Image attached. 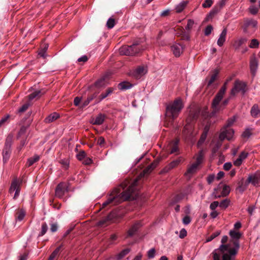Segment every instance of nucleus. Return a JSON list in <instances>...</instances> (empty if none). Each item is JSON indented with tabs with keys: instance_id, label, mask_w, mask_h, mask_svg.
<instances>
[{
	"instance_id": "1",
	"label": "nucleus",
	"mask_w": 260,
	"mask_h": 260,
	"mask_svg": "<svg viewBox=\"0 0 260 260\" xmlns=\"http://www.w3.org/2000/svg\"><path fill=\"white\" fill-rule=\"evenodd\" d=\"M154 168L152 164L148 166L144 170L138 178L136 179L132 182L128 180H125L118 188H115L112 191L107 201L103 203L102 208H105L111 204H117L130 198L136 190V186L139 178L148 174Z\"/></svg>"
},
{
	"instance_id": "2",
	"label": "nucleus",
	"mask_w": 260,
	"mask_h": 260,
	"mask_svg": "<svg viewBox=\"0 0 260 260\" xmlns=\"http://www.w3.org/2000/svg\"><path fill=\"white\" fill-rule=\"evenodd\" d=\"M229 238L223 236L221 240V244L218 249L214 250L212 254L214 260H220V255H222V260H235L236 255H232L231 249L233 248L232 243L230 241L228 244Z\"/></svg>"
},
{
	"instance_id": "3",
	"label": "nucleus",
	"mask_w": 260,
	"mask_h": 260,
	"mask_svg": "<svg viewBox=\"0 0 260 260\" xmlns=\"http://www.w3.org/2000/svg\"><path fill=\"white\" fill-rule=\"evenodd\" d=\"M183 107V105L182 100L180 99H176L174 102L167 106L166 108L167 118H171L172 122L173 120L178 116Z\"/></svg>"
},
{
	"instance_id": "4",
	"label": "nucleus",
	"mask_w": 260,
	"mask_h": 260,
	"mask_svg": "<svg viewBox=\"0 0 260 260\" xmlns=\"http://www.w3.org/2000/svg\"><path fill=\"white\" fill-rule=\"evenodd\" d=\"M228 81H226L223 85L221 87L220 89L216 94L214 99L213 100L212 104V108L214 113L218 112L222 109L221 105H219L221 100L222 99L223 95L225 94L227 87L226 85L228 83Z\"/></svg>"
},
{
	"instance_id": "5",
	"label": "nucleus",
	"mask_w": 260,
	"mask_h": 260,
	"mask_svg": "<svg viewBox=\"0 0 260 260\" xmlns=\"http://www.w3.org/2000/svg\"><path fill=\"white\" fill-rule=\"evenodd\" d=\"M231 241L232 243L233 248L231 249L233 255H236L240 247L239 240L242 236V234L238 231L232 230L229 232Z\"/></svg>"
},
{
	"instance_id": "6",
	"label": "nucleus",
	"mask_w": 260,
	"mask_h": 260,
	"mask_svg": "<svg viewBox=\"0 0 260 260\" xmlns=\"http://www.w3.org/2000/svg\"><path fill=\"white\" fill-rule=\"evenodd\" d=\"M203 158V152L200 151L196 157V162L188 166L185 175L190 177L193 174L195 173L198 169L199 166L202 163Z\"/></svg>"
},
{
	"instance_id": "7",
	"label": "nucleus",
	"mask_w": 260,
	"mask_h": 260,
	"mask_svg": "<svg viewBox=\"0 0 260 260\" xmlns=\"http://www.w3.org/2000/svg\"><path fill=\"white\" fill-rule=\"evenodd\" d=\"M246 84L239 80H237L234 83L233 88L231 91V96H235L236 94L240 92L244 93L245 91Z\"/></svg>"
},
{
	"instance_id": "8",
	"label": "nucleus",
	"mask_w": 260,
	"mask_h": 260,
	"mask_svg": "<svg viewBox=\"0 0 260 260\" xmlns=\"http://www.w3.org/2000/svg\"><path fill=\"white\" fill-rule=\"evenodd\" d=\"M234 134V131L233 129L226 127H223L221 130L219 138L220 141L224 139L231 140L232 139Z\"/></svg>"
},
{
	"instance_id": "9",
	"label": "nucleus",
	"mask_w": 260,
	"mask_h": 260,
	"mask_svg": "<svg viewBox=\"0 0 260 260\" xmlns=\"http://www.w3.org/2000/svg\"><path fill=\"white\" fill-rule=\"evenodd\" d=\"M199 111H191L190 112V113L189 114V117L187 118L186 121H187V124L184 126V133L187 134L190 131L192 128L191 125H190V122L191 121V120L195 119H196L199 115Z\"/></svg>"
},
{
	"instance_id": "10",
	"label": "nucleus",
	"mask_w": 260,
	"mask_h": 260,
	"mask_svg": "<svg viewBox=\"0 0 260 260\" xmlns=\"http://www.w3.org/2000/svg\"><path fill=\"white\" fill-rule=\"evenodd\" d=\"M136 45H132L131 46H123L119 49V52L121 55H136L137 51H134V48H136Z\"/></svg>"
},
{
	"instance_id": "11",
	"label": "nucleus",
	"mask_w": 260,
	"mask_h": 260,
	"mask_svg": "<svg viewBox=\"0 0 260 260\" xmlns=\"http://www.w3.org/2000/svg\"><path fill=\"white\" fill-rule=\"evenodd\" d=\"M148 71L147 67L142 65L138 67L133 72V76L136 79H140L141 77L145 75Z\"/></svg>"
},
{
	"instance_id": "12",
	"label": "nucleus",
	"mask_w": 260,
	"mask_h": 260,
	"mask_svg": "<svg viewBox=\"0 0 260 260\" xmlns=\"http://www.w3.org/2000/svg\"><path fill=\"white\" fill-rule=\"evenodd\" d=\"M67 190V185L66 183L62 182L59 183L55 189V196L59 198H62L66 191Z\"/></svg>"
},
{
	"instance_id": "13",
	"label": "nucleus",
	"mask_w": 260,
	"mask_h": 260,
	"mask_svg": "<svg viewBox=\"0 0 260 260\" xmlns=\"http://www.w3.org/2000/svg\"><path fill=\"white\" fill-rule=\"evenodd\" d=\"M183 161V158L181 157H178L177 159L173 160L169 165H168L164 169L165 172H168L171 170L177 167L181 162Z\"/></svg>"
},
{
	"instance_id": "14",
	"label": "nucleus",
	"mask_w": 260,
	"mask_h": 260,
	"mask_svg": "<svg viewBox=\"0 0 260 260\" xmlns=\"http://www.w3.org/2000/svg\"><path fill=\"white\" fill-rule=\"evenodd\" d=\"M249 181L254 186H258L260 183V172H256L254 174L248 176Z\"/></svg>"
},
{
	"instance_id": "15",
	"label": "nucleus",
	"mask_w": 260,
	"mask_h": 260,
	"mask_svg": "<svg viewBox=\"0 0 260 260\" xmlns=\"http://www.w3.org/2000/svg\"><path fill=\"white\" fill-rule=\"evenodd\" d=\"M183 46L179 44H175L172 46V51L176 57L179 56L183 52Z\"/></svg>"
},
{
	"instance_id": "16",
	"label": "nucleus",
	"mask_w": 260,
	"mask_h": 260,
	"mask_svg": "<svg viewBox=\"0 0 260 260\" xmlns=\"http://www.w3.org/2000/svg\"><path fill=\"white\" fill-rule=\"evenodd\" d=\"M105 117L106 115L105 114L100 113L95 118H93L91 122L94 125H101L104 122Z\"/></svg>"
},
{
	"instance_id": "17",
	"label": "nucleus",
	"mask_w": 260,
	"mask_h": 260,
	"mask_svg": "<svg viewBox=\"0 0 260 260\" xmlns=\"http://www.w3.org/2000/svg\"><path fill=\"white\" fill-rule=\"evenodd\" d=\"M250 183L249 181V178H248L247 180H244V179H242L241 181L239 183V185L237 187V189L241 192H243L245 190L249 184Z\"/></svg>"
},
{
	"instance_id": "18",
	"label": "nucleus",
	"mask_w": 260,
	"mask_h": 260,
	"mask_svg": "<svg viewBox=\"0 0 260 260\" xmlns=\"http://www.w3.org/2000/svg\"><path fill=\"white\" fill-rule=\"evenodd\" d=\"M248 154L247 152H246L245 151L242 152L240 154L238 158L236 159L235 160H234V165L237 167L240 166L242 164L243 160L246 158V157L248 156Z\"/></svg>"
},
{
	"instance_id": "19",
	"label": "nucleus",
	"mask_w": 260,
	"mask_h": 260,
	"mask_svg": "<svg viewBox=\"0 0 260 260\" xmlns=\"http://www.w3.org/2000/svg\"><path fill=\"white\" fill-rule=\"evenodd\" d=\"M257 22L256 20L253 19H245L244 20V30L246 31L249 27L256 28L257 26Z\"/></svg>"
},
{
	"instance_id": "20",
	"label": "nucleus",
	"mask_w": 260,
	"mask_h": 260,
	"mask_svg": "<svg viewBox=\"0 0 260 260\" xmlns=\"http://www.w3.org/2000/svg\"><path fill=\"white\" fill-rule=\"evenodd\" d=\"M11 152L10 146L6 145L3 151V161L5 163L10 158Z\"/></svg>"
},
{
	"instance_id": "21",
	"label": "nucleus",
	"mask_w": 260,
	"mask_h": 260,
	"mask_svg": "<svg viewBox=\"0 0 260 260\" xmlns=\"http://www.w3.org/2000/svg\"><path fill=\"white\" fill-rule=\"evenodd\" d=\"M21 181H20L17 178H15L13 180L11 185L10 186L9 191L11 193L13 192L15 189H18L20 187Z\"/></svg>"
},
{
	"instance_id": "22",
	"label": "nucleus",
	"mask_w": 260,
	"mask_h": 260,
	"mask_svg": "<svg viewBox=\"0 0 260 260\" xmlns=\"http://www.w3.org/2000/svg\"><path fill=\"white\" fill-rule=\"evenodd\" d=\"M227 34V30L226 28L223 29L221 34L220 35L219 38L217 40V45L221 47L222 46L225 41L226 36Z\"/></svg>"
},
{
	"instance_id": "23",
	"label": "nucleus",
	"mask_w": 260,
	"mask_h": 260,
	"mask_svg": "<svg viewBox=\"0 0 260 260\" xmlns=\"http://www.w3.org/2000/svg\"><path fill=\"white\" fill-rule=\"evenodd\" d=\"M141 225H142L140 222H136L132 225V226L128 230V235L129 236H133L135 234V233L137 231V230L141 226Z\"/></svg>"
},
{
	"instance_id": "24",
	"label": "nucleus",
	"mask_w": 260,
	"mask_h": 260,
	"mask_svg": "<svg viewBox=\"0 0 260 260\" xmlns=\"http://www.w3.org/2000/svg\"><path fill=\"white\" fill-rule=\"evenodd\" d=\"M257 66L258 62L256 57L254 56L252 57L250 59V68L252 74H254L255 72H256Z\"/></svg>"
},
{
	"instance_id": "25",
	"label": "nucleus",
	"mask_w": 260,
	"mask_h": 260,
	"mask_svg": "<svg viewBox=\"0 0 260 260\" xmlns=\"http://www.w3.org/2000/svg\"><path fill=\"white\" fill-rule=\"evenodd\" d=\"M59 117V115L58 113L54 112L47 116L44 121L47 123H51L56 120Z\"/></svg>"
},
{
	"instance_id": "26",
	"label": "nucleus",
	"mask_w": 260,
	"mask_h": 260,
	"mask_svg": "<svg viewBox=\"0 0 260 260\" xmlns=\"http://www.w3.org/2000/svg\"><path fill=\"white\" fill-rule=\"evenodd\" d=\"M167 150L170 151V153L173 154L178 151V141H176L173 143L170 144L168 147Z\"/></svg>"
},
{
	"instance_id": "27",
	"label": "nucleus",
	"mask_w": 260,
	"mask_h": 260,
	"mask_svg": "<svg viewBox=\"0 0 260 260\" xmlns=\"http://www.w3.org/2000/svg\"><path fill=\"white\" fill-rule=\"evenodd\" d=\"M208 131H209V128L207 126H206L204 128L203 133H202V134L201 136V138H200L199 141H198V146L201 145L205 141V140L207 138V133L208 132Z\"/></svg>"
},
{
	"instance_id": "28",
	"label": "nucleus",
	"mask_w": 260,
	"mask_h": 260,
	"mask_svg": "<svg viewBox=\"0 0 260 260\" xmlns=\"http://www.w3.org/2000/svg\"><path fill=\"white\" fill-rule=\"evenodd\" d=\"M251 114L253 117H258L260 116V110L257 105H254L251 109Z\"/></svg>"
},
{
	"instance_id": "29",
	"label": "nucleus",
	"mask_w": 260,
	"mask_h": 260,
	"mask_svg": "<svg viewBox=\"0 0 260 260\" xmlns=\"http://www.w3.org/2000/svg\"><path fill=\"white\" fill-rule=\"evenodd\" d=\"M247 41V39L244 38H241L236 40L233 44V46L235 49H239L240 47Z\"/></svg>"
},
{
	"instance_id": "30",
	"label": "nucleus",
	"mask_w": 260,
	"mask_h": 260,
	"mask_svg": "<svg viewBox=\"0 0 260 260\" xmlns=\"http://www.w3.org/2000/svg\"><path fill=\"white\" fill-rule=\"evenodd\" d=\"M187 4V2L182 1L175 8V10L177 13L181 12L185 8Z\"/></svg>"
},
{
	"instance_id": "31",
	"label": "nucleus",
	"mask_w": 260,
	"mask_h": 260,
	"mask_svg": "<svg viewBox=\"0 0 260 260\" xmlns=\"http://www.w3.org/2000/svg\"><path fill=\"white\" fill-rule=\"evenodd\" d=\"M132 85L128 82H123L118 84V88L121 90H126L131 88Z\"/></svg>"
},
{
	"instance_id": "32",
	"label": "nucleus",
	"mask_w": 260,
	"mask_h": 260,
	"mask_svg": "<svg viewBox=\"0 0 260 260\" xmlns=\"http://www.w3.org/2000/svg\"><path fill=\"white\" fill-rule=\"evenodd\" d=\"M39 159L40 156L37 155H34L33 157L29 158L27 160L28 166L29 167L32 165L35 162L38 161Z\"/></svg>"
},
{
	"instance_id": "33",
	"label": "nucleus",
	"mask_w": 260,
	"mask_h": 260,
	"mask_svg": "<svg viewBox=\"0 0 260 260\" xmlns=\"http://www.w3.org/2000/svg\"><path fill=\"white\" fill-rule=\"evenodd\" d=\"M113 91V88H108L106 92L105 93H102L100 96H99V98H100V101H101L103 99H104L105 98H106L107 96H108L110 93H111Z\"/></svg>"
},
{
	"instance_id": "34",
	"label": "nucleus",
	"mask_w": 260,
	"mask_h": 260,
	"mask_svg": "<svg viewBox=\"0 0 260 260\" xmlns=\"http://www.w3.org/2000/svg\"><path fill=\"white\" fill-rule=\"evenodd\" d=\"M41 91L40 90H37L30 94L28 95L29 100H32L36 98H39L41 96Z\"/></svg>"
},
{
	"instance_id": "35",
	"label": "nucleus",
	"mask_w": 260,
	"mask_h": 260,
	"mask_svg": "<svg viewBox=\"0 0 260 260\" xmlns=\"http://www.w3.org/2000/svg\"><path fill=\"white\" fill-rule=\"evenodd\" d=\"M252 128H246L242 134V137L245 139H248L252 134Z\"/></svg>"
},
{
	"instance_id": "36",
	"label": "nucleus",
	"mask_w": 260,
	"mask_h": 260,
	"mask_svg": "<svg viewBox=\"0 0 260 260\" xmlns=\"http://www.w3.org/2000/svg\"><path fill=\"white\" fill-rule=\"evenodd\" d=\"M259 46V42L256 39H252L251 40L250 44L249 45V47L250 48H257Z\"/></svg>"
},
{
	"instance_id": "37",
	"label": "nucleus",
	"mask_w": 260,
	"mask_h": 260,
	"mask_svg": "<svg viewBox=\"0 0 260 260\" xmlns=\"http://www.w3.org/2000/svg\"><path fill=\"white\" fill-rule=\"evenodd\" d=\"M220 234V231H219L214 232V233L212 234V235L211 236H210L206 239V242H209L212 241V240H213L215 238L217 237Z\"/></svg>"
},
{
	"instance_id": "38",
	"label": "nucleus",
	"mask_w": 260,
	"mask_h": 260,
	"mask_svg": "<svg viewBox=\"0 0 260 260\" xmlns=\"http://www.w3.org/2000/svg\"><path fill=\"white\" fill-rule=\"evenodd\" d=\"M48 230V226L46 223H43L41 226V231L39 235V236H42L46 234Z\"/></svg>"
},
{
	"instance_id": "39",
	"label": "nucleus",
	"mask_w": 260,
	"mask_h": 260,
	"mask_svg": "<svg viewBox=\"0 0 260 260\" xmlns=\"http://www.w3.org/2000/svg\"><path fill=\"white\" fill-rule=\"evenodd\" d=\"M230 203V201L229 200L225 199V200L222 201L220 203V204H219V205L221 208L225 209L229 206Z\"/></svg>"
},
{
	"instance_id": "40",
	"label": "nucleus",
	"mask_w": 260,
	"mask_h": 260,
	"mask_svg": "<svg viewBox=\"0 0 260 260\" xmlns=\"http://www.w3.org/2000/svg\"><path fill=\"white\" fill-rule=\"evenodd\" d=\"M230 192V187L228 185H224L222 192L221 194L222 197H225L229 194Z\"/></svg>"
},
{
	"instance_id": "41",
	"label": "nucleus",
	"mask_w": 260,
	"mask_h": 260,
	"mask_svg": "<svg viewBox=\"0 0 260 260\" xmlns=\"http://www.w3.org/2000/svg\"><path fill=\"white\" fill-rule=\"evenodd\" d=\"M25 216V212L23 210H20L17 213L16 219L19 221L22 220Z\"/></svg>"
},
{
	"instance_id": "42",
	"label": "nucleus",
	"mask_w": 260,
	"mask_h": 260,
	"mask_svg": "<svg viewBox=\"0 0 260 260\" xmlns=\"http://www.w3.org/2000/svg\"><path fill=\"white\" fill-rule=\"evenodd\" d=\"M249 12L252 15H255L258 11V9L255 6H250L248 9Z\"/></svg>"
},
{
	"instance_id": "43",
	"label": "nucleus",
	"mask_w": 260,
	"mask_h": 260,
	"mask_svg": "<svg viewBox=\"0 0 260 260\" xmlns=\"http://www.w3.org/2000/svg\"><path fill=\"white\" fill-rule=\"evenodd\" d=\"M129 252V250L128 249H125L122 250L120 253H119L117 256V258L120 259L123 258L125 255L128 253Z\"/></svg>"
},
{
	"instance_id": "44",
	"label": "nucleus",
	"mask_w": 260,
	"mask_h": 260,
	"mask_svg": "<svg viewBox=\"0 0 260 260\" xmlns=\"http://www.w3.org/2000/svg\"><path fill=\"white\" fill-rule=\"evenodd\" d=\"M9 118V115H7L3 117L0 120V127L3 126L8 123Z\"/></svg>"
},
{
	"instance_id": "45",
	"label": "nucleus",
	"mask_w": 260,
	"mask_h": 260,
	"mask_svg": "<svg viewBox=\"0 0 260 260\" xmlns=\"http://www.w3.org/2000/svg\"><path fill=\"white\" fill-rule=\"evenodd\" d=\"M106 25L109 28H113L115 25V20L113 18H109L107 22Z\"/></svg>"
},
{
	"instance_id": "46",
	"label": "nucleus",
	"mask_w": 260,
	"mask_h": 260,
	"mask_svg": "<svg viewBox=\"0 0 260 260\" xmlns=\"http://www.w3.org/2000/svg\"><path fill=\"white\" fill-rule=\"evenodd\" d=\"M235 121H236V117L235 116H233V117L230 118L228 120L226 124L225 125V126L224 127L228 128L229 127L232 126L233 124V123L235 122Z\"/></svg>"
},
{
	"instance_id": "47",
	"label": "nucleus",
	"mask_w": 260,
	"mask_h": 260,
	"mask_svg": "<svg viewBox=\"0 0 260 260\" xmlns=\"http://www.w3.org/2000/svg\"><path fill=\"white\" fill-rule=\"evenodd\" d=\"M218 74V72L216 71L213 74H212L211 76V78L208 82V85L212 84L214 81L216 80Z\"/></svg>"
},
{
	"instance_id": "48",
	"label": "nucleus",
	"mask_w": 260,
	"mask_h": 260,
	"mask_svg": "<svg viewBox=\"0 0 260 260\" xmlns=\"http://www.w3.org/2000/svg\"><path fill=\"white\" fill-rule=\"evenodd\" d=\"M155 255V250L154 248H151L147 252V255L149 258H153Z\"/></svg>"
},
{
	"instance_id": "49",
	"label": "nucleus",
	"mask_w": 260,
	"mask_h": 260,
	"mask_svg": "<svg viewBox=\"0 0 260 260\" xmlns=\"http://www.w3.org/2000/svg\"><path fill=\"white\" fill-rule=\"evenodd\" d=\"M86 156V153L84 151H81L79 153L77 154V158L79 160H82L85 158Z\"/></svg>"
},
{
	"instance_id": "50",
	"label": "nucleus",
	"mask_w": 260,
	"mask_h": 260,
	"mask_svg": "<svg viewBox=\"0 0 260 260\" xmlns=\"http://www.w3.org/2000/svg\"><path fill=\"white\" fill-rule=\"evenodd\" d=\"M213 4L212 0H205L204 3L202 4V7L204 8H209Z\"/></svg>"
},
{
	"instance_id": "51",
	"label": "nucleus",
	"mask_w": 260,
	"mask_h": 260,
	"mask_svg": "<svg viewBox=\"0 0 260 260\" xmlns=\"http://www.w3.org/2000/svg\"><path fill=\"white\" fill-rule=\"evenodd\" d=\"M29 106V103H27L24 104L21 107H20L18 110L19 112H23L25 111Z\"/></svg>"
},
{
	"instance_id": "52",
	"label": "nucleus",
	"mask_w": 260,
	"mask_h": 260,
	"mask_svg": "<svg viewBox=\"0 0 260 260\" xmlns=\"http://www.w3.org/2000/svg\"><path fill=\"white\" fill-rule=\"evenodd\" d=\"M190 222H191V218L188 215H186L182 219V222L185 225H187V224H189Z\"/></svg>"
},
{
	"instance_id": "53",
	"label": "nucleus",
	"mask_w": 260,
	"mask_h": 260,
	"mask_svg": "<svg viewBox=\"0 0 260 260\" xmlns=\"http://www.w3.org/2000/svg\"><path fill=\"white\" fill-rule=\"evenodd\" d=\"M213 30V27L211 25H208L205 29V35L206 36L209 35Z\"/></svg>"
},
{
	"instance_id": "54",
	"label": "nucleus",
	"mask_w": 260,
	"mask_h": 260,
	"mask_svg": "<svg viewBox=\"0 0 260 260\" xmlns=\"http://www.w3.org/2000/svg\"><path fill=\"white\" fill-rule=\"evenodd\" d=\"M194 24V21L191 19L188 20V22L187 25L185 26V29L186 30H190L193 26Z\"/></svg>"
},
{
	"instance_id": "55",
	"label": "nucleus",
	"mask_w": 260,
	"mask_h": 260,
	"mask_svg": "<svg viewBox=\"0 0 260 260\" xmlns=\"http://www.w3.org/2000/svg\"><path fill=\"white\" fill-rule=\"evenodd\" d=\"M219 205V203L217 201L212 202L210 205V208L212 210H214Z\"/></svg>"
},
{
	"instance_id": "56",
	"label": "nucleus",
	"mask_w": 260,
	"mask_h": 260,
	"mask_svg": "<svg viewBox=\"0 0 260 260\" xmlns=\"http://www.w3.org/2000/svg\"><path fill=\"white\" fill-rule=\"evenodd\" d=\"M27 128V126H23L21 127L18 135L19 137L22 136L23 135L25 134L26 131V129Z\"/></svg>"
},
{
	"instance_id": "57",
	"label": "nucleus",
	"mask_w": 260,
	"mask_h": 260,
	"mask_svg": "<svg viewBox=\"0 0 260 260\" xmlns=\"http://www.w3.org/2000/svg\"><path fill=\"white\" fill-rule=\"evenodd\" d=\"M187 235V232L185 229H182L180 231L179 237L180 238H183Z\"/></svg>"
},
{
	"instance_id": "58",
	"label": "nucleus",
	"mask_w": 260,
	"mask_h": 260,
	"mask_svg": "<svg viewBox=\"0 0 260 260\" xmlns=\"http://www.w3.org/2000/svg\"><path fill=\"white\" fill-rule=\"evenodd\" d=\"M96 86L98 87L105 86V82L104 79H100L98 80L96 83Z\"/></svg>"
},
{
	"instance_id": "59",
	"label": "nucleus",
	"mask_w": 260,
	"mask_h": 260,
	"mask_svg": "<svg viewBox=\"0 0 260 260\" xmlns=\"http://www.w3.org/2000/svg\"><path fill=\"white\" fill-rule=\"evenodd\" d=\"M92 162V160L89 157H85L83 164L86 165H90Z\"/></svg>"
},
{
	"instance_id": "60",
	"label": "nucleus",
	"mask_w": 260,
	"mask_h": 260,
	"mask_svg": "<svg viewBox=\"0 0 260 260\" xmlns=\"http://www.w3.org/2000/svg\"><path fill=\"white\" fill-rule=\"evenodd\" d=\"M232 166V165L231 162H226L223 165V169L226 171H228L231 168Z\"/></svg>"
},
{
	"instance_id": "61",
	"label": "nucleus",
	"mask_w": 260,
	"mask_h": 260,
	"mask_svg": "<svg viewBox=\"0 0 260 260\" xmlns=\"http://www.w3.org/2000/svg\"><path fill=\"white\" fill-rule=\"evenodd\" d=\"M60 163L64 166L65 168H68L69 165L68 160H61L60 161Z\"/></svg>"
},
{
	"instance_id": "62",
	"label": "nucleus",
	"mask_w": 260,
	"mask_h": 260,
	"mask_svg": "<svg viewBox=\"0 0 260 260\" xmlns=\"http://www.w3.org/2000/svg\"><path fill=\"white\" fill-rule=\"evenodd\" d=\"M87 60H88V58H87V56L83 55V56H81V57L79 58L78 59V61L79 62L83 61L84 62L87 61Z\"/></svg>"
},
{
	"instance_id": "63",
	"label": "nucleus",
	"mask_w": 260,
	"mask_h": 260,
	"mask_svg": "<svg viewBox=\"0 0 260 260\" xmlns=\"http://www.w3.org/2000/svg\"><path fill=\"white\" fill-rule=\"evenodd\" d=\"M104 143H105L104 138L102 137L99 138L98 140V144L100 146H102L104 145Z\"/></svg>"
},
{
	"instance_id": "64",
	"label": "nucleus",
	"mask_w": 260,
	"mask_h": 260,
	"mask_svg": "<svg viewBox=\"0 0 260 260\" xmlns=\"http://www.w3.org/2000/svg\"><path fill=\"white\" fill-rule=\"evenodd\" d=\"M46 52H45V50H41L39 52V54L38 55L40 56V57H42L44 58H45L46 57V54H45Z\"/></svg>"
}]
</instances>
